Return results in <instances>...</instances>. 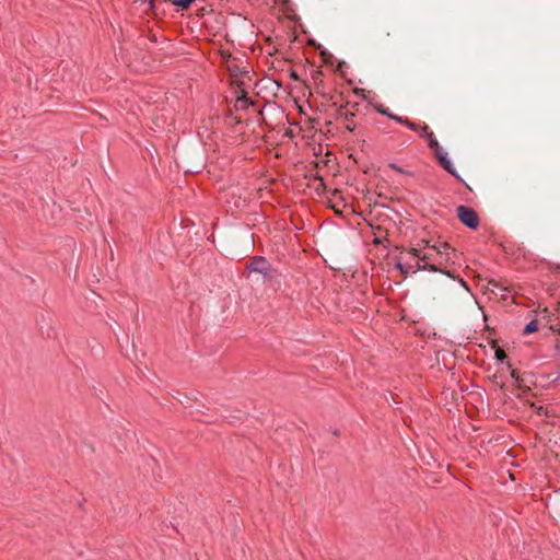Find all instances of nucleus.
<instances>
[{
    "label": "nucleus",
    "mask_w": 560,
    "mask_h": 560,
    "mask_svg": "<svg viewBox=\"0 0 560 560\" xmlns=\"http://www.w3.org/2000/svg\"><path fill=\"white\" fill-rule=\"evenodd\" d=\"M397 267L402 270V265L401 264H398Z\"/></svg>",
    "instance_id": "18"
},
{
    "label": "nucleus",
    "mask_w": 560,
    "mask_h": 560,
    "mask_svg": "<svg viewBox=\"0 0 560 560\" xmlns=\"http://www.w3.org/2000/svg\"><path fill=\"white\" fill-rule=\"evenodd\" d=\"M416 256L420 259V261L418 262V268L419 269H428L430 271H438V268L433 265H430L428 262L429 259L432 258V255L431 254H424L422 257H420L418 254H416Z\"/></svg>",
    "instance_id": "5"
},
{
    "label": "nucleus",
    "mask_w": 560,
    "mask_h": 560,
    "mask_svg": "<svg viewBox=\"0 0 560 560\" xmlns=\"http://www.w3.org/2000/svg\"><path fill=\"white\" fill-rule=\"evenodd\" d=\"M439 161H440L441 165L443 166V168L445 171H447L450 174H452V175H454L456 177H459V175L457 174L456 168H455L453 162L448 158V154H446V155L442 154L440 156Z\"/></svg>",
    "instance_id": "4"
},
{
    "label": "nucleus",
    "mask_w": 560,
    "mask_h": 560,
    "mask_svg": "<svg viewBox=\"0 0 560 560\" xmlns=\"http://www.w3.org/2000/svg\"><path fill=\"white\" fill-rule=\"evenodd\" d=\"M555 382H559L560 381V371L558 372V375L555 377L553 380Z\"/></svg>",
    "instance_id": "17"
},
{
    "label": "nucleus",
    "mask_w": 560,
    "mask_h": 560,
    "mask_svg": "<svg viewBox=\"0 0 560 560\" xmlns=\"http://www.w3.org/2000/svg\"><path fill=\"white\" fill-rule=\"evenodd\" d=\"M432 249L439 255L442 259L448 260L450 254L452 252L450 245L447 243H438L432 246Z\"/></svg>",
    "instance_id": "3"
},
{
    "label": "nucleus",
    "mask_w": 560,
    "mask_h": 560,
    "mask_svg": "<svg viewBox=\"0 0 560 560\" xmlns=\"http://www.w3.org/2000/svg\"><path fill=\"white\" fill-rule=\"evenodd\" d=\"M538 326H537V320L536 319H532L525 327H524V330L523 332L525 335H528V334H532V332H535L537 330Z\"/></svg>",
    "instance_id": "6"
},
{
    "label": "nucleus",
    "mask_w": 560,
    "mask_h": 560,
    "mask_svg": "<svg viewBox=\"0 0 560 560\" xmlns=\"http://www.w3.org/2000/svg\"><path fill=\"white\" fill-rule=\"evenodd\" d=\"M422 137H425L428 139V133H431L429 131L428 126H423L420 130H418Z\"/></svg>",
    "instance_id": "12"
},
{
    "label": "nucleus",
    "mask_w": 560,
    "mask_h": 560,
    "mask_svg": "<svg viewBox=\"0 0 560 560\" xmlns=\"http://www.w3.org/2000/svg\"><path fill=\"white\" fill-rule=\"evenodd\" d=\"M390 119H393V120H395V121H397L399 124H402V125H405V122L407 120V118H404L401 116H397V115H394V114H393V116H390Z\"/></svg>",
    "instance_id": "10"
},
{
    "label": "nucleus",
    "mask_w": 560,
    "mask_h": 560,
    "mask_svg": "<svg viewBox=\"0 0 560 560\" xmlns=\"http://www.w3.org/2000/svg\"><path fill=\"white\" fill-rule=\"evenodd\" d=\"M378 113H381L382 115L384 116H387L388 118H390V116H393L392 113L388 112V109H383V108H380L378 109Z\"/></svg>",
    "instance_id": "15"
},
{
    "label": "nucleus",
    "mask_w": 560,
    "mask_h": 560,
    "mask_svg": "<svg viewBox=\"0 0 560 560\" xmlns=\"http://www.w3.org/2000/svg\"><path fill=\"white\" fill-rule=\"evenodd\" d=\"M173 4L182 9L188 8L194 0H171Z\"/></svg>",
    "instance_id": "8"
},
{
    "label": "nucleus",
    "mask_w": 560,
    "mask_h": 560,
    "mask_svg": "<svg viewBox=\"0 0 560 560\" xmlns=\"http://www.w3.org/2000/svg\"><path fill=\"white\" fill-rule=\"evenodd\" d=\"M428 142H429V147L432 149V150H438L440 149V143L439 141L435 139L434 135L433 133H428Z\"/></svg>",
    "instance_id": "7"
},
{
    "label": "nucleus",
    "mask_w": 560,
    "mask_h": 560,
    "mask_svg": "<svg viewBox=\"0 0 560 560\" xmlns=\"http://www.w3.org/2000/svg\"><path fill=\"white\" fill-rule=\"evenodd\" d=\"M458 219L464 225L469 229H476L479 224V219L475 210L466 206H459L457 208Z\"/></svg>",
    "instance_id": "1"
},
{
    "label": "nucleus",
    "mask_w": 560,
    "mask_h": 560,
    "mask_svg": "<svg viewBox=\"0 0 560 560\" xmlns=\"http://www.w3.org/2000/svg\"><path fill=\"white\" fill-rule=\"evenodd\" d=\"M405 125H406L409 129H411V130H413V131H418V130H419V129L416 127V125H415L412 121L408 120V119L406 120Z\"/></svg>",
    "instance_id": "13"
},
{
    "label": "nucleus",
    "mask_w": 560,
    "mask_h": 560,
    "mask_svg": "<svg viewBox=\"0 0 560 560\" xmlns=\"http://www.w3.org/2000/svg\"><path fill=\"white\" fill-rule=\"evenodd\" d=\"M495 358L499 360V361H503L505 359V353L503 350L501 349H498L495 351Z\"/></svg>",
    "instance_id": "11"
},
{
    "label": "nucleus",
    "mask_w": 560,
    "mask_h": 560,
    "mask_svg": "<svg viewBox=\"0 0 560 560\" xmlns=\"http://www.w3.org/2000/svg\"><path fill=\"white\" fill-rule=\"evenodd\" d=\"M388 166L395 171H397L398 173H401V174H407L408 172L405 171L404 168H401L400 166H398L396 163H389Z\"/></svg>",
    "instance_id": "9"
},
{
    "label": "nucleus",
    "mask_w": 560,
    "mask_h": 560,
    "mask_svg": "<svg viewBox=\"0 0 560 560\" xmlns=\"http://www.w3.org/2000/svg\"><path fill=\"white\" fill-rule=\"evenodd\" d=\"M459 283L466 291H469V288L464 280H459Z\"/></svg>",
    "instance_id": "16"
},
{
    "label": "nucleus",
    "mask_w": 560,
    "mask_h": 560,
    "mask_svg": "<svg viewBox=\"0 0 560 560\" xmlns=\"http://www.w3.org/2000/svg\"><path fill=\"white\" fill-rule=\"evenodd\" d=\"M268 268H269V264L268 261L260 257V258H256L254 259L250 265L248 266V269L253 272H258V273H262V275H266L267 271H268Z\"/></svg>",
    "instance_id": "2"
},
{
    "label": "nucleus",
    "mask_w": 560,
    "mask_h": 560,
    "mask_svg": "<svg viewBox=\"0 0 560 560\" xmlns=\"http://www.w3.org/2000/svg\"><path fill=\"white\" fill-rule=\"evenodd\" d=\"M433 151L435 152V155H436V158H438L439 160H440V156H441L442 154H444V155H446V154H447V152H446V151H444V150H443V148H442L441 145H440V149H438V150H433Z\"/></svg>",
    "instance_id": "14"
}]
</instances>
